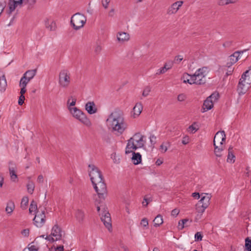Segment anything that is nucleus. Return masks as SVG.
Masks as SVG:
<instances>
[{"label":"nucleus","mask_w":251,"mask_h":251,"mask_svg":"<svg viewBox=\"0 0 251 251\" xmlns=\"http://www.w3.org/2000/svg\"><path fill=\"white\" fill-rule=\"evenodd\" d=\"M111 132L117 136L122 135L127 128L126 124L124 121L123 112L116 109L112 112L106 120Z\"/></svg>","instance_id":"obj_1"},{"label":"nucleus","mask_w":251,"mask_h":251,"mask_svg":"<svg viewBox=\"0 0 251 251\" xmlns=\"http://www.w3.org/2000/svg\"><path fill=\"white\" fill-rule=\"evenodd\" d=\"M209 68L207 67H203L196 71L195 73L192 75V83L197 85H203L206 83V76L209 73Z\"/></svg>","instance_id":"obj_2"},{"label":"nucleus","mask_w":251,"mask_h":251,"mask_svg":"<svg viewBox=\"0 0 251 251\" xmlns=\"http://www.w3.org/2000/svg\"><path fill=\"white\" fill-rule=\"evenodd\" d=\"M94 188L97 193L98 196L100 200L96 199V202L100 203L104 200V195L106 194V184L104 183V179L101 181L96 182V183L93 184Z\"/></svg>","instance_id":"obj_3"},{"label":"nucleus","mask_w":251,"mask_h":251,"mask_svg":"<svg viewBox=\"0 0 251 251\" xmlns=\"http://www.w3.org/2000/svg\"><path fill=\"white\" fill-rule=\"evenodd\" d=\"M69 110L73 116L78 119L82 123L87 126H91L92 124L90 120L80 110L76 107L69 108Z\"/></svg>","instance_id":"obj_4"},{"label":"nucleus","mask_w":251,"mask_h":251,"mask_svg":"<svg viewBox=\"0 0 251 251\" xmlns=\"http://www.w3.org/2000/svg\"><path fill=\"white\" fill-rule=\"evenodd\" d=\"M86 21V19L84 15L77 13L72 17L71 24L73 25L75 29L77 30L83 26Z\"/></svg>","instance_id":"obj_5"},{"label":"nucleus","mask_w":251,"mask_h":251,"mask_svg":"<svg viewBox=\"0 0 251 251\" xmlns=\"http://www.w3.org/2000/svg\"><path fill=\"white\" fill-rule=\"evenodd\" d=\"M58 83L63 88H67L71 83V77L69 71L67 69L62 70L59 74Z\"/></svg>","instance_id":"obj_6"},{"label":"nucleus","mask_w":251,"mask_h":251,"mask_svg":"<svg viewBox=\"0 0 251 251\" xmlns=\"http://www.w3.org/2000/svg\"><path fill=\"white\" fill-rule=\"evenodd\" d=\"M204 196L201 198V199L198 201L196 205V209L198 212L202 213L205 209L209 205V201L211 199V196L210 194L204 193Z\"/></svg>","instance_id":"obj_7"},{"label":"nucleus","mask_w":251,"mask_h":251,"mask_svg":"<svg viewBox=\"0 0 251 251\" xmlns=\"http://www.w3.org/2000/svg\"><path fill=\"white\" fill-rule=\"evenodd\" d=\"M88 167L91 168V171L89 173V176L93 184L103 179L102 173L94 165H89Z\"/></svg>","instance_id":"obj_8"},{"label":"nucleus","mask_w":251,"mask_h":251,"mask_svg":"<svg viewBox=\"0 0 251 251\" xmlns=\"http://www.w3.org/2000/svg\"><path fill=\"white\" fill-rule=\"evenodd\" d=\"M46 208L41 209V213L38 214L37 213L33 220L34 224L37 226L42 227L46 222L45 211Z\"/></svg>","instance_id":"obj_9"},{"label":"nucleus","mask_w":251,"mask_h":251,"mask_svg":"<svg viewBox=\"0 0 251 251\" xmlns=\"http://www.w3.org/2000/svg\"><path fill=\"white\" fill-rule=\"evenodd\" d=\"M37 72V69L27 71L21 78L20 82H25L26 85L34 77Z\"/></svg>","instance_id":"obj_10"},{"label":"nucleus","mask_w":251,"mask_h":251,"mask_svg":"<svg viewBox=\"0 0 251 251\" xmlns=\"http://www.w3.org/2000/svg\"><path fill=\"white\" fill-rule=\"evenodd\" d=\"M247 50H248L235 51L232 54L229 56L230 61L226 63V66L227 67H230L233 64L235 63L238 61L240 54H243Z\"/></svg>","instance_id":"obj_11"},{"label":"nucleus","mask_w":251,"mask_h":251,"mask_svg":"<svg viewBox=\"0 0 251 251\" xmlns=\"http://www.w3.org/2000/svg\"><path fill=\"white\" fill-rule=\"evenodd\" d=\"M100 219L105 227L109 231H110L112 228V224L110 213L108 212L104 211L103 214H102Z\"/></svg>","instance_id":"obj_12"},{"label":"nucleus","mask_w":251,"mask_h":251,"mask_svg":"<svg viewBox=\"0 0 251 251\" xmlns=\"http://www.w3.org/2000/svg\"><path fill=\"white\" fill-rule=\"evenodd\" d=\"M251 80L248 78V82L243 83L242 81H239L237 87V91L239 95H243L246 93L250 87Z\"/></svg>","instance_id":"obj_13"},{"label":"nucleus","mask_w":251,"mask_h":251,"mask_svg":"<svg viewBox=\"0 0 251 251\" xmlns=\"http://www.w3.org/2000/svg\"><path fill=\"white\" fill-rule=\"evenodd\" d=\"M183 3V1L182 0H179L173 3L170 7L167 10V14L171 15L175 14L182 6Z\"/></svg>","instance_id":"obj_14"},{"label":"nucleus","mask_w":251,"mask_h":251,"mask_svg":"<svg viewBox=\"0 0 251 251\" xmlns=\"http://www.w3.org/2000/svg\"><path fill=\"white\" fill-rule=\"evenodd\" d=\"M226 136L225 132L224 130L218 131L214 138L213 144H216V141L218 143H219L221 145H222L223 142L226 141Z\"/></svg>","instance_id":"obj_15"},{"label":"nucleus","mask_w":251,"mask_h":251,"mask_svg":"<svg viewBox=\"0 0 251 251\" xmlns=\"http://www.w3.org/2000/svg\"><path fill=\"white\" fill-rule=\"evenodd\" d=\"M144 136L141 135L140 133H135L133 137H131L133 139V142H135L138 144L139 148H142L145 145V141L143 140Z\"/></svg>","instance_id":"obj_16"},{"label":"nucleus","mask_w":251,"mask_h":251,"mask_svg":"<svg viewBox=\"0 0 251 251\" xmlns=\"http://www.w3.org/2000/svg\"><path fill=\"white\" fill-rule=\"evenodd\" d=\"M85 109L89 114L96 113L98 111L94 101H88L85 104Z\"/></svg>","instance_id":"obj_17"},{"label":"nucleus","mask_w":251,"mask_h":251,"mask_svg":"<svg viewBox=\"0 0 251 251\" xmlns=\"http://www.w3.org/2000/svg\"><path fill=\"white\" fill-rule=\"evenodd\" d=\"M139 148L138 144L135 145L134 144V142H133V139L132 138H130L128 140V142L126 147V153L128 154L131 152H132L133 151L131 150V149H133L134 150H136Z\"/></svg>","instance_id":"obj_18"},{"label":"nucleus","mask_w":251,"mask_h":251,"mask_svg":"<svg viewBox=\"0 0 251 251\" xmlns=\"http://www.w3.org/2000/svg\"><path fill=\"white\" fill-rule=\"evenodd\" d=\"M51 235L55 237V240H60L62 237V231L59 226L55 225L52 227Z\"/></svg>","instance_id":"obj_19"},{"label":"nucleus","mask_w":251,"mask_h":251,"mask_svg":"<svg viewBox=\"0 0 251 251\" xmlns=\"http://www.w3.org/2000/svg\"><path fill=\"white\" fill-rule=\"evenodd\" d=\"M213 100H211L207 98L203 102L201 112H204L207 110L212 109L213 107Z\"/></svg>","instance_id":"obj_20"},{"label":"nucleus","mask_w":251,"mask_h":251,"mask_svg":"<svg viewBox=\"0 0 251 251\" xmlns=\"http://www.w3.org/2000/svg\"><path fill=\"white\" fill-rule=\"evenodd\" d=\"M9 165L10 166L9 167V171L11 179L13 181H15L16 179L17 178V175H16L15 171V164H14L12 162H10Z\"/></svg>","instance_id":"obj_21"},{"label":"nucleus","mask_w":251,"mask_h":251,"mask_svg":"<svg viewBox=\"0 0 251 251\" xmlns=\"http://www.w3.org/2000/svg\"><path fill=\"white\" fill-rule=\"evenodd\" d=\"M22 4V0H9V14L15 9L18 5Z\"/></svg>","instance_id":"obj_22"},{"label":"nucleus","mask_w":251,"mask_h":251,"mask_svg":"<svg viewBox=\"0 0 251 251\" xmlns=\"http://www.w3.org/2000/svg\"><path fill=\"white\" fill-rule=\"evenodd\" d=\"M132 160L133 164L138 165L141 162L142 157L141 155L139 152H132Z\"/></svg>","instance_id":"obj_23"},{"label":"nucleus","mask_w":251,"mask_h":251,"mask_svg":"<svg viewBox=\"0 0 251 251\" xmlns=\"http://www.w3.org/2000/svg\"><path fill=\"white\" fill-rule=\"evenodd\" d=\"M117 39L119 41L124 42L129 39V35L125 32H118Z\"/></svg>","instance_id":"obj_24"},{"label":"nucleus","mask_w":251,"mask_h":251,"mask_svg":"<svg viewBox=\"0 0 251 251\" xmlns=\"http://www.w3.org/2000/svg\"><path fill=\"white\" fill-rule=\"evenodd\" d=\"M45 26L50 31L55 30L56 27L55 23L53 21H50L48 18L45 20Z\"/></svg>","instance_id":"obj_25"},{"label":"nucleus","mask_w":251,"mask_h":251,"mask_svg":"<svg viewBox=\"0 0 251 251\" xmlns=\"http://www.w3.org/2000/svg\"><path fill=\"white\" fill-rule=\"evenodd\" d=\"M181 79H183V83H188L190 84H194V83H192L194 81V80L192 79V75H189L188 73L183 74V75L181 77Z\"/></svg>","instance_id":"obj_26"},{"label":"nucleus","mask_w":251,"mask_h":251,"mask_svg":"<svg viewBox=\"0 0 251 251\" xmlns=\"http://www.w3.org/2000/svg\"><path fill=\"white\" fill-rule=\"evenodd\" d=\"M7 87V82L4 75L0 77V91L4 92Z\"/></svg>","instance_id":"obj_27"},{"label":"nucleus","mask_w":251,"mask_h":251,"mask_svg":"<svg viewBox=\"0 0 251 251\" xmlns=\"http://www.w3.org/2000/svg\"><path fill=\"white\" fill-rule=\"evenodd\" d=\"M143 106L141 103H137L133 108V115L139 116L142 112Z\"/></svg>","instance_id":"obj_28"},{"label":"nucleus","mask_w":251,"mask_h":251,"mask_svg":"<svg viewBox=\"0 0 251 251\" xmlns=\"http://www.w3.org/2000/svg\"><path fill=\"white\" fill-rule=\"evenodd\" d=\"M75 218L79 223H82L84 219V213L81 210L78 209L75 213Z\"/></svg>","instance_id":"obj_29"},{"label":"nucleus","mask_w":251,"mask_h":251,"mask_svg":"<svg viewBox=\"0 0 251 251\" xmlns=\"http://www.w3.org/2000/svg\"><path fill=\"white\" fill-rule=\"evenodd\" d=\"M15 208L14 202L12 201H9L7 203V206L5 211L8 214H11Z\"/></svg>","instance_id":"obj_30"},{"label":"nucleus","mask_w":251,"mask_h":251,"mask_svg":"<svg viewBox=\"0 0 251 251\" xmlns=\"http://www.w3.org/2000/svg\"><path fill=\"white\" fill-rule=\"evenodd\" d=\"M153 222L154 226H159L163 223L162 216L160 214H158L154 218Z\"/></svg>","instance_id":"obj_31"},{"label":"nucleus","mask_w":251,"mask_h":251,"mask_svg":"<svg viewBox=\"0 0 251 251\" xmlns=\"http://www.w3.org/2000/svg\"><path fill=\"white\" fill-rule=\"evenodd\" d=\"M228 155H227V162H234V158L235 155H234L233 153V147L232 146H230L228 148Z\"/></svg>","instance_id":"obj_32"},{"label":"nucleus","mask_w":251,"mask_h":251,"mask_svg":"<svg viewBox=\"0 0 251 251\" xmlns=\"http://www.w3.org/2000/svg\"><path fill=\"white\" fill-rule=\"evenodd\" d=\"M33 211H34L36 214L38 213V210L36 202L34 200H32L30 204L29 212L31 214Z\"/></svg>","instance_id":"obj_33"},{"label":"nucleus","mask_w":251,"mask_h":251,"mask_svg":"<svg viewBox=\"0 0 251 251\" xmlns=\"http://www.w3.org/2000/svg\"><path fill=\"white\" fill-rule=\"evenodd\" d=\"M238 0H219L217 3L219 5L224 6L230 3H234Z\"/></svg>","instance_id":"obj_34"},{"label":"nucleus","mask_w":251,"mask_h":251,"mask_svg":"<svg viewBox=\"0 0 251 251\" xmlns=\"http://www.w3.org/2000/svg\"><path fill=\"white\" fill-rule=\"evenodd\" d=\"M172 68V65L170 64L169 66L165 63L164 67L161 68L158 70V72L156 73L157 75H160L165 73L168 70Z\"/></svg>","instance_id":"obj_35"},{"label":"nucleus","mask_w":251,"mask_h":251,"mask_svg":"<svg viewBox=\"0 0 251 251\" xmlns=\"http://www.w3.org/2000/svg\"><path fill=\"white\" fill-rule=\"evenodd\" d=\"M214 146V153L216 156L221 157L222 156V154L221 152L223 150L222 148H219L218 146H216V144H213Z\"/></svg>","instance_id":"obj_36"},{"label":"nucleus","mask_w":251,"mask_h":251,"mask_svg":"<svg viewBox=\"0 0 251 251\" xmlns=\"http://www.w3.org/2000/svg\"><path fill=\"white\" fill-rule=\"evenodd\" d=\"M28 203V198L27 197H24L23 198L21 203V207L22 208L25 209Z\"/></svg>","instance_id":"obj_37"},{"label":"nucleus","mask_w":251,"mask_h":251,"mask_svg":"<svg viewBox=\"0 0 251 251\" xmlns=\"http://www.w3.org/2000/svg\"><path fill=\"white\" fill-rule=\"evenodd\" d=\"M27 189L29 193L32 194L34 191L35 186L33 182H29L27 185Z\"/></svg>","instance_id":"obj_38"},{"label":"nucleus","mask_w":251,"mask_h":251,"mask_svg":"<svg viewBox=\"0 0 251 251\" xmlns=\"http://www.w3.org/2000/svg\"><path fill=\"white\" fill-rule=\"evenodd\" d=\"M245 250L248 251H251V239L247 237L245 239Z\"/></svg>","instance_id":"obj_39"},{"label":"nucleus","mask_w":251,"mask_h":251,"mask_svg":"<svg viewBox=\"0 0 251 251\" xmlns=\"http://www.w3.org/2000/svg\"><path fill=\"white\" fill-rule=\"evenodd\" d=\"M20 86L21 87L20 94L21 95L24 96V94L26 92V85L25 82H20Z\"/></svg>","instance_id":"obj_40"},{"label":"nucleus","mask_w":251,"mask_h":251,"mask_svg":"<svg viewBox=\"0 0 251 251\" xmlns=\"http://www.w3.org/2000/svg\"><path fill=\"white\" fill-rule=\"evenodd\" d=\"M210 100H213V102L216 101L219 98V93H213L209 97H208Z\"/></svg>","instance_id":"obj_41"},{"label":"nucleus","mask_w":251,"mask_h":251,"mask_svg":"<svg viewBox=\"0 0 251 251\" xmlns=\"http://www.w3.org/2000/svg\"><path fill=\"white\" fill-rule=\"evenodd\" d=\"M151 91V87L150 86H147L143 91L142 96L144 97H147Z\"/></svg>","instance_id":"obj_42"},{"label":"nucleus","mask_w":251,"mask_h":251,"mask_svg":"<svg viewBox=\"0 0 251 251\" xmlns=\"http://www.w3.org/2000/svg\"><path fill=\"white\" fill-rule=\"evenodd\" d=\"M202 235L201 232H197L195 235V240L196 241H200L202 240Z\"/></svg>","instance_id":"obj_43"},{"label":"nucleus","mask_w":251,"mask_h":251,"mask_svg":"<svg viewBox=\"0 0 251 251\" xmlns=\"http://www.w3.org/2000/svg\"><path fill=\"white\" fill-rule=\"evenodd\" d=\"M184 221H186L185 220H181L178 222V228L179 229L182 230L185 227V226L184 224Z\"/></svg>","instance_id":"obj_44"},{"label":"nucleus","mask_w":251,"mask_h":251,"mask_svg":"<svg viewBox=\"0 0 251 251\" xmlns=\"http://www.w3.org/2000/svg\"><path fill=\"white\" fill-rule=\"evenodd\" d=\"M141 225L144 227H146L148 226L149 223L147 218H143L141 222Z\"/></svg>","instance_id":"obj_45"},{"label":"nucleus","mask_w":251,"mask_h":251,"mask_svg":"<svg viewBox=\"0 0 251 251\" xmlns=\"http://www.w3.org/2000/svg\"><path fill=\"white\" fill-rule=\"evenodd\" d=\"M21 233L24 236L27 237L29 234V229L28 228L25 229L22 231Z\"/></svg>","instance_id":"obj_46"},{"label":"nucleus","mask_w":251,"mask_h":251,"mask_svg":"<svg viewBox=\"0 0 251 251\" xmlns=\"http://www.w3.org/2000/svg\"><path fill=\"white\" fill-rule=\"evenodd\" d=\"M25 100V96H23V95H21L20 96L19 100H18L19 105H22L24 103Z\"/></svg>","instance_id":"obj_47"},{"label":"nucleus","mask_w":251,"mask_h":251,"mask_svg":"<svg viewBox=\"0 0 251 251\" xmlns=\"http://www.w3.org/2000/svg\"><path fill=\"white\" fill-rule=\"evenodd\" d=\"M189 142V138L188 136H184L182 140V143L183 145L187 144Z\"/></svg>","instance_id":"obj_48"},{"label":"nucleus","mask_w":251,"mask_h":251,"mask_svg":"<svg viewBox=\"0 0 251 251\" xmlns=\"http://www.w3.org/2000/svg\"><path fill=\"white\" fill-rule=\"evenodd\" d=\"M186 96L185 95L181 94H179L177 97V100L178 101H182L185 100Z\"/></svg>","instance_id":"obj_49"},{"label":"nucleus","mask_w":251,"mask_h":251,"mask_svg":"<svg viewBox=\"0 0 251 251\" xmlns=\"http://www.w3.org/2000/svg\"><path fill=\"white\" fill-rule=\"evenodd\" d=\"M179 212L178 209L175 208L172 211L171 215L173 216H176Z\"/></svg>","instance_id":"obj_50"},{"label":"nucleus","mask_w":251,"mask_h":251,"mask_svg":"<svg viewBox=\"0 0 251 251\" xmlns=\"http://www.w3.org/2000/svg\"><path fill=\"white\" fill-rule=\"evenodd\" d=\"M110 0H102V4L105 8H107Z\"/></svg>","instance_id":"obj_51"},{"label":"nucleus","mask_w":251,"mask_h":251,"mask_svg":"<svg viewBox=\"0 0 251 251\" xmlns=\"http://www.w3.org/2000/svg\"><path fill=\"white\" fill-rule=\"evenodd\" d=\"M183 59V58L181 55H177L175 59V62L176 63H179L181 61H182Z\"/></svg>","instance_id":"obj_52"},{"label":"nucleus","mask_w":251,"mask_h":251,"mask_svg":"<svg viewBox=\"0 0 251 251\" xmlns=\"http://www.w3.org/2000/svg\"><path fill=\"white\" fill-rule=\"evenodd\" d=\"M144 201L146 202V204H144V202L143 201V205L144 206H147L148 203L150 202V201H151V200H150V199H148L146 196H145L144 198Z\"/></svg>","instance_id":"obj_53"},{"label":"nucleus","mask_w":251,"mask_h":251,"mask_svg":"<svg viewBox=\"0 0 251 251\" xmlns=\"http://www.w3.org/2000/svg\"><path fill=\"white\" fill-rule=\"evenodd\" d=\"M150 141L151 144L154 145L155 143L156 137L154 135H151L150 137Z\"/></svg>","instance_id":"obj_54"},{"label":"nucleus","mask_w":251,"mask_h":251,"mask_svg":"<svg viewBox=\"0 0 251 251\" xmlns=\"http://www.w3.org/2000/svg\"><path fill=\"white\" fill-rule=\"evenodd\" d=\"M232 44V41H226L223 44V46L224 47H229Z\"/></svg>","instance_id":"obj_55"},{"label":"nucleus","mask_w":251,"mask_h":251,"mask_svg":"<svg viewBox=\"0 0 251 251\" xmlns=\"http://www.w3.org/2000/svg\"><path fill=\"white\" fill-rule=\"evenodd\" d=\"M192 197L195 198L197 199H199L200 198V193L198 192H195L192 194Z\"/></svg>","instance_id":"obj_56"},{"label":"nucleus","mask_w":251,"mask_h":251,"mask_svg":"<svg viewBox=\"0 0 251 251\" xmlns=\"http://www.w3.org/2000/svg\"><path fill=\"white\" fill-rule=\"evenodd\" d=\"M46 240H48L50 241V242H53L54 241H56L54 238L51 237L50 236H47V237L45 238Z\"/></svg>","instance_id":"obj_57"},{"label":"nucleus","mask_w":251,"mask_h":251,"mask_svg":"<svg viewBox=\"0 0 251 251\" xmlns=\"http://www.w3.org/2000/svg\"><path fill=\"white\" fill-rule=\"evenodd\" d=\"M43 180H44L43 176L42 175H39L37 178V181L39 183L43 182Z\"/></svg>","instance_id":"obj_58"},{"label":"nucleus","mask_w":251,"mask_h":251,"mask_svg":"<svg viewBox=\"0 0 251 251\" xmlns=\"http://www.w3.org/2000/svg\"><path fill=\"white\" fill-rule=\"evenodd\" d=\"M56 251H64V246L62 245L58 246L55 248Z\"/></svg>","instance_id":"obj_59"},{"label":"nucleus","mask_w":251,"mask_h":251,"mask_svg":"<svg viewBox=\"0 0 251 251\" xmlns=\"http://www.w3.org/2000/svg\"><path fill=\"white\" fill-rule=\"evenodd\" d=\"M160 149L163 150V152H165L167 151V147L166 146H165L163 144H162L160 146Z\"/></svg>","instance_id":"obj_60"},{"label":"nucleus","mask_w":251,"mask_h":251,"mask_svg":"<svg viewBox=\"0 0 251 251\" xmlns=\"http://www.w3.org/2000/svg\"><path fill=\"white\" fill-rule=\"evenodd\" d=\"M4 178L3 176L0 175V187H2L3 184Z\"/></svg>","instance_id":"obj_61"},{"label":"nucleus","mask_w":251,"mask_h":251,"mask_svg":"<svg viewBox=\"0 0 251 251\" xmlns=\"http://www.w3.org/2000/svg\"><path fill=\"white\" fill-rule=\"evenodd\" d=\"M101 50V47L100 46H99V45H98L96 47L95 50V52L96 53H99L100 51Z\"/></svg>","instance_id":"obj_62"},{"label":"nucleus","mask_w":251,"mask_h":251,"mask_svg":"<svg viewBox=\"0 0 251 251\" xmlns=\"http://www.w3.org/2000/svg\"><path fill=\"white\" fill-rule=\"evenodd\" d=\"M29 249L30 251H37V249L35 246H31L30 247L27 248Z\"/></svg>","instance_id":"obj_63"},{"label":"nucleus","mask_w":251,"mask_h":251,"mask_svg":"<svg viewBox=\"0 0 251 251\" xmlns=\"http://www.w3.org/2000/svg\"><path fill=\"white\" fill-rule=\"evenodd\" d=\"M76 101V99L75 98H74L73 99L72 101L70 103V106H74L75 104Z\"/></svg>","instance_id":"obj_64"}]
</instances>
